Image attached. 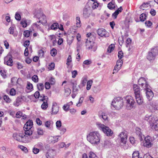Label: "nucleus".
<instances>
[{
    "instance_id": "f257e3e1",
    "label": "nucleus",
    "mask_w": 158,
    "mask_h": 158,
    "mask_svg": "<svg viewBox=\"0 0 158 158\" xmlns=\"http://www.w3.org/2000/svg\"><path fill=\"white\" fill-rule=\"evenodd\" d=\"M87 139L92 144H98L100 142V135L98 131L91 132L87 135Z\"/></svg>"
},
{
    "instance_id": "f03ea898",
    "label": "nucleus",
    "mask_w": 158,
    "mask_h": 158,
    "mask_svg": "<svg viewBox=\"0 0 158 158\" xmlns=\"http://www.w3.org/2000/svg\"><path fill=\"white\" fill-rule=\"evenodd\" d=\"M133 89L137 103L139 105L142 104L143 99L140 94L139 87L137 85L134 84L133 85Z\"/></svg>"
},
{
    "instance_id": "7ed1b4c3",
    "label": "nucleus",
    "mask_w": 158,
    "mask_h": 158,
    "mask_svg": "<svg viewBox=\"0 0 158 158\" xmlns=\"http://www.w3.org/2000/svg\"><path fill=\"white\" fill-rule=\"evenodd\" d=\"M144 119L149 122L150 127L152 129L156 131L158 130V119L157 118L152 117L151 115L147 116L146 115Z\"/></svg>"
},
{
    "instance_id": "20e7f679",
    "label": "nucleus",
    "mask_w": 158,
    "mask_h": 158,
    "mask_svg": "<svg viewBox=\"0 0 158 158\" xmlns=\"http://www.w3.org/2000/svg\"><path fill=\"white\" fill-rule=\"evenodd\" d=\"M123 99L120 97L114 98L112 102L111 105L115 109L119 110L122 108L124 104Z\"/></svg>"
},
{
    "instance_id": "39448f33",
    "label": "nucleus",
    "mask_w": 158,
    "mask_h": 158,
    "mask_svg": "<svg viewBox=\"0 0 158 158\" xmlns=\"http://www.w3.org/2000/svg\"><path fill=\"white\" fill-rule=\"evenodd\" d=\"M97 125L99 129L102 131L106 136H110L113 135V131L109 127L100 123H97Z\"/></svg>"
},
{
    "instance_id": "423d86ee",
    "label": "nucleus",
    "mask_w": 158,
    "mask_h": 158,
    "mask_svg": "<svg viewBox=\"0 0 158 158\" xmlns=\"http://www.w3.org/2000/svg\"><path fill=\"white\" fill-rule=\"evenodd\" d=\"M13 137L15 139L20 142L26 143L27 141L28 137L22 133H14Z\"/></svg>"
},
{
    "instance_id": "0eeeda50",
    "label": "nucleus",
    "mask_w": 158,
    "mask_h": 158,
    "mask_svg": "<svg viewBox=\"0 0 158 158\" xmlns=\"http://www.w3.org/2000/svg\"><path fill=\"white\" fill-rule=\"evenodd\" d=\"M126 101V108L128 110H131L135 107V102L133 98L131 96H127L125 98Z\"/></svg>"
},
{
    "instance_id": "6e6552de",
    "label": "nucleus",
    "mask_w": 158,
    "mask_h": 158,
    "mask_svg": "<svg viewBox=\"0 0 158 158\" xmlns=\"http://www.w3.org/2000/svg\"><path fill=\"white\" fill-rule=\"evenodd\" d=\"M86 46L87 49L90 50L92 49L95 52L97 49L96 45L94 42L88 40L87 39L86 42Z\"/></svg>"
},
{
    "instance_id": "1a4fd4ad",
    "label": "nucleus",
    "mask_w": 158,
    "mask_h": 158,
    "mask_svg": "<svg viewBox=\"0 0 158 158\" xmlns=\"http://www.w3.org/2000/svg\"><path fill=\"white\" fill-rule=\"evenodd\" d=\"M145 142L143 143L144 147L147 148L151 147L153 145V141L154 139L150 136H147L144 139Z\"/></svg>"
},
{
    "instance_id": "9d476101",
    "label": "nucleus",
    "mask_w": 158,
    "mask_h": 158,
    "mask_svg": "<svg viewBox=\"0 0 158 158\" xmlns=\"http://www.w3.org/2000/svg\"><path fill=\"white\" fill-rule=\"evenodd\" d=\"M150 88V86L147 84H146V87L144 88L145 90H146L147 98L149 101L151 100L154 96V94Z\"/></svg>"
},
{
    "instance_id": "9b49d317",
    "label": "nucleus",
    "mask_w": 158,
    "mask_h": 158,
    "mask_svg": "<svg viewBox=\"0 0 158 158\" xmlns=\"http://www.w3.org/2000/svg\"><path fill=\"white\" fill-rule=\"evenodd\" d=\"M39 13L36 12V11H35V12L34 14H35V16L36 17V18H38L39 19H40V16L42 15L43 17V18L44 19H45L44 22H43L41 20H39V21H37V23H40L42 24L43 25H45V23H47V21L45 20L46 17L41 12L40 10H39Z\"/></svg>"
},
{
    "instance_id": "f8f14e48",
    "label": "nucleus",
    "mask_w": 158,
    "mask_h": 158,
    "mask_svg": "<svg viewBox=\"0 0 158 158\" xmlns=\"http://www.w3.org/2000/svg\"><path fill=\"white\" fill-rule=\"evenodd\" d=\"M12 56H7L4 58V64L10 66H12L13 64V61Z\"/></svg>"
},
{
    "instance_id": "ddd939ff",
    "label": "nucleus",
    "mask_w": 158,
    "mask_h": 158,
    "mask_svg": "<svg viewBox=\"0 0 158 158\" xmlns=\"http://www.w3.org/2000/svg\"><path fill=\"white\" fill-rule=\"evenodd\" d=\"M97 32L98 35L101 37H106L109 36L108 32L106 31L105 29L104 28L98 29L97 31Z\"/></svg>"
},
{
    "instance_id": "4468645a",
    "label": "nucleus",
    "mask_w": 158,
    "mask_h": 158,
    "mask_svg": "<svg viewBox=\"0 0 158 158\" xmlns=\"http://www.w3.org/2000/svg\"><path fill=\"white\" fill-rule=\"evenodd\" d=\"M25 99V97L23 96L18 97L16 99V101L14 102V105L15 106H18L21 102L22 101H24Z\"/></svg>"
},
{
    "instance_id": "2eb2a0df",
    "label": "nucleus",
    "mask_w": 158,
    "mask_h": 158,
    "mask_svg": "<svg viewBox=\"0 0 158 158\" xmlns=\"http://www.w3.org/2000/svg\"><path fill=\"white\" fill-rule=\"evenodd\" d=\"M121 139V142L123 143V144H126V139L127 137V135L124 132H122L119 135Z\"/></svg>"
},
{
    "instance_id": "dca6fc26",
    "label": "nucleus",
    "mask_w": 158,
    "mask_h": 158,
    "mask_svg": "<svg viewBox=\"0 0 158 158\" xmlns=\"http://www.w3.org/2000/svg\"><path fill=\"white\" fill-rule=\"evenodd\" d=\"M90 15V9L87 8L85 6L83 10V17L85 18H87Z\"/></svg>"
},
{
    "instance_id": "f3484780",
    "label": "nucleus",
    "mask_w": 158,
    "mask_h": 158,
    "mask_svg": "<svg viewBox=\"0 0 158 158\" xmlns=\"http://www.w3.org/2000/svg\"><path fill=\"white\" fill-rule=\"evenodd\" d=\"M138 83L139 85H141L143 88L146 87V84L148 85L145 79L142 77L138 80Z\"/></svg>"
},
{
    "instance_id": "a211bd4d",
    "label": "nucleus",
    "mask_w": 158,
    "mask_h": 158,
    "mask_svg": "<svg viewBox=\"0 0 158 158\" xmlns=\"http://www.w3.org/2000/svg\"><path fill=\"white\" fill-rule=\"evenodd\" d=\"M59 111V107L56 102H54L52 104V114H56Z\"/></svg>"
},
{
    "instance_id": "6ab92c4d",
    "label": "nucleus",
    "mask_w": 158,
    "mask_h": 158,
    "mask_svg": "<svg viewBox=\"0 0 158 158\" xmlns=\"http://www.w3.org/2000/svg\"><path fill=\"white\" fill-rule=\"evenodd\" d=\"M33 125V123L32 120H29L25 124L23 129H31Z\"/></svg>"
},
{
    "instance_id": "aec40b11",
    "label": "nucleus",
    "mask_w": 158,
    "mask_h": 158,
    "mask_svg": "<svg viewBox=\"0 0 158 158\" xmlns=\"http://www.w3.org/2000/svg\"><path fill=\"white\" fill-rule=\"evenodd\" d=\"M70 83L72 85L73 87V92L74 93H76L78 91V89L77 87V81H76L72 80Z\"/></svg>"
},
{
    "instance_id": "412c9836",
    "label": "nucleus",
    "mask_w": 158,
    "mask_h": 158,
    "mask_svg": "<svg viewBox=\"0 0 158 158\" xmlns=\"http://www.w3.org/2000/svg\"><path fill=\"white\" fill-rule=\"evenodd\" d=\"M156 56L153 54L152 52H149L148 53V54L147 56V58L148 60L151 62L152 61L154 60L155 59Z\"/></svg>"
},
{
    "instance_id": "4be33fe9",
    "label": "nucleus",
    "mask_w": 158,
    "mask_h": 158,
    "mask_svg": "<svg viewBox=\"0 0 158 158\" xmlns=\"http://www.w3.org/2000/svg\"><path fill=\"white\" fill-rule=\"evenodd\" d=\"M136 133L138 135L140 140L143 139L142 138V134L141 131V129L139 127H136L135 129Z\"/></svg>"
},
{
    "instance_id": "5701e85b",
    "label": "nucleus",
    "mask_w": 158,
    "mask_h": 158,
    "mask_svg": "<svg viewBox=\"0 0 158 158\" xmlns=\"http://www.w3.org/2000/svg\"><path fill=\"white\" fill-rule=\"evenodd\" d=\"M150 52L156 56L158 55V47H155L152 48Z\"/></svg>"
},
{
    "instance_id": "b1692460",
    "label": "nucleus",
    "mask_w": 158,
    "mask_h": 158,
    "mask_svg": "<svg viewBox=\"0 0 158 158\" xmlns=\"http://www.w3.org/2000/svg\"><path fill=\"white\" fill-rule=\"evenodd\" d=\"M59 27V24L57 23H53L51 26V29L53 30H56Z\"/></svg>"
},
{
    "instance_id": "393cba45",
    "label": "nucleus",
    "mask_w": 158,
    "mask_h": 158,
    "mask_svg": "<svg viewBox=\"0 0 158 158\" xmlns=\"http://www.w3.org/2000/svg\"><path fill=\"white\" fill-rule=\"evenodd\" d=\"M53 123L52 121H48L45 122V126L48 128L50 129L51 128V125L53 124Z\"/></svg>"
},
{
    "instance_id": "a878e982",
    "label": "nucleus",
    "mask_w": 158,
    "mask_h": 158,
    "mask_svg": "<svg viewBox=\"0 0 158 158\" xmlns=\"http://www.w3.org/2000/svg\"><path fill=\"white\" fill-rule=\"evenodd\" d=\"M100 117L102 118L105 121H108V117L107 114L105 113L102 112Z\"/></svg>"
},
{
    "instance_id": "bb28decb",
    "label": "nucleus",
    "mask_w": 158,
    "mask_h": 158,
    "mask_svg": "<svg viewBox=\"0 0 158 158\" xmlns=\"http://www.w3.org/2000/svg\"><path fill=\"white\" fill-rule=\"evenodd\" d=\"M48 106V101H44L41 105V108L44 110H46Z\"/></svg>"
},
{
    "instance_id": "cd10ccee",
    "label": "nucleus",
    "mask_w": 158,
    "mask_h": 158,
    "mask_svg": "<svg viewBox=\"0 0 158 158\" xmlns=\"http://www.w3.org/2000/svg\"><path fill=\"white\" fill-rule=\"evenodd\" d=\"M114 45L111 44L108 47L107 49V52L108 53H110L114 50Z\"/></svg>"
},
{
    "instance_id": "c85d7f7f",
    "label": "nucleus",
    "mask_w": 158,
    "mask_h": 158,
    "mask_svg": "<svg viewBox=\"0 0 158 158\" xmlns=\"http://www.w3.org/2000/svg\"><path fill=\"white\" fill-rule=\"evenodd\" d=\"M40 97L41 98L40 99V101L43 102H44V101H48V98L47 96L42 94L40 96Z\"/></svg>"
},
{
    "instance_id": "c756f323",
    "label": "nucleus",
    "mask_w": 158,
    "mask_h": 158,
    "mask_svg": "<svg viewBox=\"0 0 158 158\" xmlns=\"http://www.w3.org/2000/svg\"><path fill=\"white\" fill-rule=\"evenodd\" d=\"M88 157L89 158H98L96 155L93 152H90L88 154Z\"/></svg>"
},
{
    "instance_id": "7c9ffc66",
    "label": "nucleus",
    "mask_w": 158,
    "mask_h": 158,
    "mask_svg": "<svg viewBox=\"0 0 158 158\" xmlns=\"http://www.w3.org/2000/svg\"><path fill=\"white\" fill-rule=\"evenodd\" d=\"M37 87L39 90H42L44 89L43 83H39L37 85Z\"/></svg>"
},
{
    "instance_id": "2f4dec72",
    "label": "nucleus",
    "mask_w": 158,
    "mask_h": 158,
    "mask_svg": "<svg viewBox=\"0 0 158 158\" xmlns=\"http://www.w3.org/2000/svg\"><path fill=\"white\" fill-rule=\"evenodd\" d=\"M24 130L25 131L24 133L25 135L29 136L32 134V131L31 129L30 130L28 129Z\"/></svg>"
},
{
    "instance_id": "473e14b6",
    "label": "nucleus",
    "mask_w": 158,
    "mask_h": 158,
    "mask_svg": "<svg viewBox=\"0 0 158 158\" xmlns=\"http://www.w3.org/2000/svg\"><path fill=\"white\" fill-rule=\"evenodd\" d=\"M49 82L51 85H55L56 83V80L54 77H51L48 80Z\"/></svg>"
},
{
    "instance_id": "72a5a7b5",
    "label": "nucleus",
    "mask_w": 158,
    "mask_h": 158,
    "mask_svg": "<svg viewBox=\"0 0 158 158\" xmlns=\"http://www.w3.org/2000/svg\"><path fill=\"white\" fill-rule=\"evenodd\" d=\"M107 7L110 10H113L115 8V4L112 2H109L107 4Z\"/></svg>"
},
{
    "instance_id": "f704fd0d",
    "label": "nucleus",
    "mask_w": 158,
    "mask_h": 158,
    "mask_svg": "<svg viewBox=\"0 0 158 158\" xmlns=\"http://www.w3.org/2000/svg\"><path fill=\"white\" fill-rule=\"evenodd\" d=\"M146 16L145 14L142 13L140 16L139 19L140 21L141 22L144 21L146 19Z\"/></svg>"
},
{
    "instance_id": "c9c22d12",
    "label": "nucleus",
    "mask_w": 158,
    "mask_h": 158,
    "mask_svg": "<svg viewBox=\"0 0 158 158\" xmlns=\"http://www.w3.org/2000/svg\"><path fill=\"white\" fill-rule=\"evenodd\" d=\"M71 92V90L69 88H67L64 90V94L67 97L70 95Z\"/></svg>"
},
{
    "instance_id": "e433bc0d",
    "label": "nucleus",
    "mask_w": 158,
    "mask_h": 158,
    "mask_svg": "<svg viewBox=\"0 0 158 158\" xmlns=\"http://www.w3.org/2000/svg\"><path fill=\"white\" fill-rule=\"evenodd\" d=\"M93 83V81L92 80H89L87 82L86 89L89 90L91 88V87Z\"/></svg>"
},
{
    "instance_id": "4c0bfd02",
    "label": "nucleus",
    "mask_w": 158,
    "mask_h": 158,
    "mask_svg": "<svg viewBox=\"0 0 158 158\" xmlns=\"http://www.w3.org/2000/svg\"><path fill=\"white\" fill-rule=\"evenodd\" d=\"M149 3L146 2L145 3L142 4L140 7V8L141 9L144 10L145 8L148 7V5H149Z\"/></svg>"
},
{
    "instance_id": "58836bf2",
    "label": "nucleus",
    "mask_w": 158,
    "mask_h": 158,
    "mask_svg": "<svg viewBox=\"0 0 158 158\" xmlns=\"http://www.w3.org/2000/svg\"><path fill=\"white\" fill-rule=\"evenodd\" d=\"M133 158H142L139 156V153L138 152H135L132 154Z\"/></svg>"
},
{
    "instance_id": "ea45409f",
    "label": "nucleus",
    "mask_w": 158,
    "mask_h": 158,
    "mask_svg": "<svg viewBox=\"0 0 158 158\" xmlns=\"http://www.w3.org/2000/svg\"><path fill=\"white\" fill-rule=\"evenodd\" d=\"M31 32V31H29L28 30L24 31L23 32V35L24 36L26 37H28L30 35Z\"/></svg>"
},
{
    "instance_id": "a19ab883",
    "label": "nucleus",
    "mask_w": 158,
    "mask_h": 158,
    "mask_svg": "<svg viewBox=\"0 0 158 158\" xmlns=\"http://www.w3.org/2000/svg\"><path fill=\"white\" fill-rule=\"evenodd\" d=\"M87 81V77L86 76L83 77L81 81V83L82 84L83 86L85 85Z\"/></svg>"
},
{
    "instance_id": "79ce46f5",
    "label": "nucleus",
    "mask_w": 158,
    "mask_h": 158,
    "mask_svg": "<svg viewBox=\"0 0 158 158\" xmlns=\"http://www.w3.org/2000/svg\"><path fill=\"white\" fill-rule=\"evenodd\" d=\"M26 88L28 89L33 90V85L29 81H27V86L26 87Z\"/></svg>"
},
{
    "instance_id": "37998d69",
    "label": "nucleus",
    "mask_w": 158,
    "mask_h": 158,
    "mask_svg": "<svg viewBox=\"0 0 158 158\" xmlns=\"http://www.w3.org/2000/svg\"><path fill=\"white\" fill-rule=\"evenodd\" d=\"M50 53L52 56H55L57 53L56 50L55 48H53L50 51Z\"/></svg>"
},
{
    "instance_id": "c03bdc74",
    "label": "nucleus",
    "mask_w": 158,
    "mask_h": 158,
    "mask_svg": "<svg viewBox=\"0 0 158 158\" xmlns=\"http://www.w3.org/2000/svg\"><path fill=\"white\" fill-rule=\"evenodd\" d=\"M84 99V98L83 97H81L80 98L78 103L76 105L77 106L79 107L81 106V104L82 103Z\"/></svg>"
},
{
    "instance_id": "a18cd8bd",
    "label": "nucleus",
    "mask_w": 158,
    "mask_h": 158,
    "mask_svg": "<svg viewBox=\"0 0 158 158\" xmlns=\"http://www.w3.org/2000/svg\"><path fill=\"white\" fill-rule=\"evenodd\" d=\"M3 99L7 103H10L11 101V100L9 98V96L6 95L4 96Z\"/></svg>"
},
{
    "instance_id": "49530a36",
    "label": "nucleus",
    "mask_w": 158,
    "mask_h": 158,
    "mask_svg": "<svg viewBox=\"0 0 158 158\" xmlns=\"http://www.w3.org/2000/svg\"><path fill=\"white\" fill-rule=\"evenodd\" d=\"M33 25L35 26L37 29H39L43 33L44 32L43 29L41 28L40 25L36 23H33Z\"/></svg>"
},
{
    "instance_id": "de8ad7c7",
    "label": "nucleus",
    "mask_w": 158,
    "mask_h": 158,
    "mask_svg": "<svg viewBox=\"0 0 158 158\" xmlns=\"http://www.w3.org/2000/svg\"><path fill=\"white\" fill-rule=\"evenodd\" d=\"M69 104H64L63 107V109L65 111H68L69 109Z\"/></svg>"
},
{
    "instance_id": "09e8293b",
    "label": "nucleus",
    "mask_w": 158,
    "mask_h": 158,
    "mask_svg": "<svg viewBox=\"0 0 158 158\" xmlns=\"http://www.w3.org/2000/svg\"><path fill=\"white\" fill-rule=\"evenodd\" d=\"M118 56L119 59H121L123 57V53L121 50L119 51L118 53Z\"/></svg>"
},
{
    "instance_id": "8fccbe9b",
    "label": "nucleus",
    "mask_w": 158,
    "mask_h": 158,
    "mask_svg": "<svg viewBox=\"0 0 158 158\" xmlns=\"http://www.w3.org/2000/svg\"><path fill=\"white\" fill-rule=\"evenodd\" d=\"M116 63H117V64H119V65H120V67H119L118 68V69H117L118 70H119L120 69L123 64V61L122 60L119 59L117 60Z\"/></svg>"
},
{
    "instance_id": "3c124183",
    "label": "nucleus",
    "mask_w": 158,
    "mask_h": 158,
    "mask_svg": "<svg viewBox=\"0 0 158 158\" xmlns=\"http://www.w3.org/2000/svg\"><path fill=\"white\" fill-rule=\"evenodd\" d=\"M131 39L128 38L126 40V46L127 47H128L129 45H131Z\"/></svg>"
},
{
    "instance_id": "603ef678",
    "label": "nucleus",
    "mask_w": 158,
    "mask_h": 158,
    "mask_svg": "<svg viewBox=\"0 0 158 158\" xmlns=\"http://www.w3.org/2000/svg\"><path fill=\"white\" fill-rule=\"evenodd\" d=\"M32 80L35 82H37L38 81V76L36 75H34L32 77Z\"/></svg>"
},
{
    "instance_id": "864d4df0",
    "label": "nucleus",
    "mask_w": 158,
    "mask_h": 158,
    "mask_svg": "<svg viewBox=\"0 0 158 158\" xmlns=\"http://www.w3.org/2000/svg\"><path fill=\"white\" fill-rule=\"evenodd\" d=\"M72 59L71 56L69 55L67 60L66 64L69 66L70 65V63L72 62Z\"/></svg>"
},
{
    "instance_id": "5fc2aeb1",
    "label": "nucleus",
    "mask_w": 158,
    "mask_h": 158,
    "mask_svg": "<svg viewBox=\"0 0 158 158\" xmlns=\"http://www.w3.org/2000/svg\"><path fill=\"white\" fill-rule=\"evenodd\" d=\"M145 24L147 27H149L152 25V23L151 21L148 20L145 22Z\"/></svg>"
},
{
    "instance_id": "6e6d98bb",
    "label": "nucleus",
    "mask_w": 158,
    "mask_h": 158,
    "mask_svg": "<svg viewBox=\"0 0 158 158\" xmlns=\"http://www.w3.org/2000/svg\"><path fill=\"white\" fill-rule=\"evenodd\" d=\"M50 85H51L50 84L49 82H46L44 84L45 88L47 89H49L51 87Z\"/></svg>"
},
{
    "instance_id": "4d7b16f0",
    "label": "nucleus",
    "mask_w": 158,
    "mask_h": 158,
    "mask_svg": "<svg viewBox=\"0 0 158 158\" xmlns=\"http://www.w3.org/2000/svg\"><path fill=\"white\" fill-rule=\"evenodd\" d=\"M15 17V19L18 21H20L21 19L20 15L19 14L18 12L16 13Z\"/></svg>"
},
{
    "instance_id": "13d9d810",
    "label": "nucleus",
    "mask_w": 158,
    "mask_h": 158,
    "mask_svg": "<svg viewBox=\"0 0 158 158\" xmlns=\"http://www.w3.org/2000/svg\"><path fill=\"white\" fill-rule=\"evenodd\" d=\"M119 64H117V63H116V65L115 66L114 69L113 70V73H117L118 71L119 70H118L117 69H118V68L120 67V65H119Z\"/></svg>"
},
{
    "instance_id": "bf43d9fd",
    "label": "nucleus",
    "mask_w": 158,
    "mask_h": 158,
    "mask_svg": "<svg viewBox=\"0 0 158 158\" xmlns=\"http://www.w3.org/2000/svg\"><path fill=\"white\" fill-rule=\"evenodd\" d=\"M10 94L11 95L14 96L16 94V91L15 89L14 88H12L10 90Z\"/></svg>"
},
{
    "instance_id": "052dcab7",
    "label": "nucleus",
    "mask_w": 158,
    "mask_h": 158,
    "mask_svg": "<svg viewBox=\"0 0 158 158\" xmlns=\"http://www.w3.org/2000/svg\"><path fill=\"white\" fill-rule=\"evenodd\" d=\"M38 53L39 56L40 57L42 58L44 57V51L43 50L41 49L39 51Z\"/></svg>"
},
{
    "instance_id": "680f3d73",
    "label": "nucleus",
    "mask_w": 158,
    "mask_h": 158,
    "mask_svg": "<svg viewBox=\"0 0 158 158\" xmlns=\"http://www.w3.org/2000/svg\"><path fill=\"white\" fill-rule=\"evenodd\" d=\"M56 126L58 129L60 128L61 126V123L60 121H57L56 123Z\"/></svg>"
},
{
    "instance_id": "e2e57ef3",
    "label": "nucleus",
    "mask_w": 158,
    "mask_h": 158,
    "mask_svg": "<svg viewBox=\"0 0 158 158\" xmlns=\"http://www.w3.org/2000/svg\"><path fill=\"white\" fill-rule=\"evenodd\" d=\"M40 93L39 91H36L34 94V96L36 98H38L40 96Z\"/></svg>"
},
{
    "instance_id": "0e129e2a",
    "label": "nucleus",
    "mask_w": 158,
    "mask_h": 158,
    "mask_svg": "<svg viewBox=\"0 0 158 158\" xmlns=\"http://www.w3.org/2000/svg\"><path fill=\"white\" fill-rule=\"evenodd\" d=\"M99 3L97 2H95L93 3L92 5V8L93 9H96L98 6Z\"/></svg>"
},
{
    "instance_id": "69168bd1",
    "label": "nucleus",
    "mask_w": 158,
    "mask_h": 158,
    "mask_svg": "<svg viewBox=\"0 0 158 158\" xmlns=\"http://www.w3.org/2000/svg\"><path fill=\"white\" fill-rule=\"evenodd\" d=\"M20 23L23 27H26L27 26V23L26 20L21 21Z\"/></svg>"
},
{
    "instance_id": "338daca9",
    "label": "nucleus",
    "mask_w": 158,
    "mask_h": 158,
    "mask_svg": "<svg viewBox=\"0 0 158 158\" xmlns=\"http://www.w3.org/2000/svg\"><path fill=\"white\" fill-rule=\"evenodd\" d=\"M19 147L22 151L24 152L27 151V148L26 147L21 145H19Z\"/></svg>"
},
{
    "instance_id": "774afa93",
    "label": "nucleus",
    "mask_w": 158,
    "mask_h": 158,
    "mask_svg": "<svg viewBox=\"0 0 158 158\" xmlns=\"http://www.w3.org/2000/svg\"><path fill=\"white\" fill-rule=\"evenodd\" d=\"M22 113L21 111L17 112L16 114V117L17 118H20L22 116Z\"/></svg>"
}]
</instances>
